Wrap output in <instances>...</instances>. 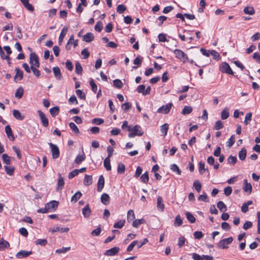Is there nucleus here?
Returning <instances> with one entry per match:
<instances>
[{
	"instance_id": "nucleus-49",
	"label": "nucleus",
	"mask_w": 260,
	"mask_h": 260,
	"mask_svg": "<svg viewBox=\"0 0 260 260\" xmlns=\"http://www.w3.org/2000/svg\"><path fill=\"white\" fill-rule=\"evenodd\" d=\"M2 159L3 162L7 165H10L11 163V161L10 159V156H9L7 154H3L2 155Z\"/></svg>"
},
{
	"instance_id": "nucleus-44",
	"label": "nucleus",
	"mask_w": 260,
	"mask_h": 260,
	"mask_svg": "<svg viewBox=\"0 0 260 260\" xmlns=\"http://www.w3.org/2000/svg\"><path fill=\"white\" fill-rule=\"evenodd\" d=\"M185 215H186L187 220L188 221H189V222L190 223H192L195 222L196 218L194 217V216L191 213H190V212H187L185 213Z\"/></svg>"
},
{
	"instance_id": "nucleus-50",
	"label": "nucleus",
	"mask_w": 260,
	"mask_h": 260,
	"mask_svg": "<svg viewBox=\"0 0 260 260\" xmlns=\"http://www.w3.org/2000/svg\"><path fill=\"white\" fill-rule=\"evenodd\" d=\"M210 56L212 57L213 59L216 60H218L219 59L220 55L219 53L215 50H211V52H210Z\"/></svg>"
},
{
	"instance_id": "nucleus-39",
	"label": "nucleus",
	"mask_w": 260,
	"mask_h": 260,
	"mask_svg": "<svg viewBox=\"0 0 260 260\" xmlns=\"http://www.w3.org/2000/svg\"><path fill=\"white\" fill-rule=\"evenodd\" d=\"M218 208L221 212H224L226 210V207L222 201H219L217 204Z\"/></svg>"
},
{
	"instance_id": "nucleus-41",
	"label": "nucleus",
	"mask_w": 260,
	"mask_h": 260,
	"mask_svg": "<svg viewBox=\"0 0 260 260\" xmlns=\"http://www.w3.org/2000/svg\"><path fill=\"white\" fill-rule=\"evenodd\" d=\"M192 108L191 107L185 106L183 108L181 113L183 115L189 114L192 112Z\"/></svg>"
},
{
	"instance_id": "nucleus-42",
	"label": "nucleus",
	"mask_w": 260,
	"mask_h": 260,
	"mask_svg": "<svg viewBox=\"0 0 260 260\" xmlns=\"http://www.w3.org/2000/svg\"><path fill=\"white\" fill-rule=\"evenodd\" d=\"M199 172L201 174H203V171L205 172V171H207L208 172V169H205V162H203V161H200L199 164Z\"/></svg>"
},
{
	"instance_id": "nucleus-8",
	"label": "nucleus",
	"mask_w": 260,
	"mask_h": 260,
	"mask_svg": "<svg viewBox=\"0 0 260 260\" xmlns=\"http://www.w3.org/2000/svg\"><path fill=\"white\" fill-rule=\"evenodd\" d=\"M29 63L30 65H39V57L35 52L30 53Z\"/></svg>"
},
{
	"instance_id": "nucleus-48",
	"label": "nucleus",
	"mask_w": 260,
	"mask_h": 260,
	"mask_svg": "<svg viewBox=\"0 0 260 260\" xmlns=\"http://www.w3.org/2000/svg\"><path fill=\"white\" fill-rule=\"evenodd\" d=\"M223 127V122L221 120H218L215 122L214 126V129L219 130Z\"/></svg>"
},
{
	"instance_id": "nucleus-3",
	"label": "nucleus",
	"mask_w": 260,
	"mask_h": 260,
	"mask_svg": "<svg viewBox=\"0 0 260 260\" xmlns=\"http://www.w3.org/2000/svg\"><path fill=\"white\" fill-rule=\"evenodd\" d=\"M233 240L232 237L223 239L218 243L217 247L219 248L226 249L228 248L227 245L230 244Z\"/></svg>"
},
{
	"instance_id": "nucleus-12",
	"label": "nucleus",
	"mask_w": 260,
	"mask_h": 260,
	"mask_svg": "<svg viewBox=\"0 0 260 260\" xmlns=\"http://www.w3.org/2000/svg\"><path fill=\"white\" fill-rule=\"evenodd\" d=\"M50 232L52 233L55 232H60V233H67L69 231V228H60L59 226L54 227L53 228H50L49 230Z\"/></svg>"
},
{
	"instance_id": "nucleus-19",
	"label": "nucleus",
	"mask_w": 260,
	"mask_h": 260,
	"mask_svg": "<svg viewBox=\"0 0 260 260\" xmlns=\"http://www.w3.org/2000/svg\"><path fill=\"white\" fill-rule=\"evenodd\" d=\"M243 190L244 191L250 193L252 191V186L250 183H248L247 179L244 180Z\"/></svg>"
},
{
	"instance_id": "nucleus-47",
	"label": "nucleus",
	"mask_w": 260,
	"mask_h": 260,
	"mask_svg": "<svg viewBox=\"0 0 260 260\" xmlns=\"http://www.w3.org/2000/svg\"><path fill=\"white\" fill-rule=\"evenodd\" d=\"M69 126L75 134H79L80 133L79 128L74 122H70Z\"/></svg>"
},
{
	"instance_id": "nucleus-6",
	"label": "nucleus",
	"mask_w": 260,
	"mask_h": 260,
	"mask_svg": "<svg viewBox=\"0 0 260 260\" xmlns=\"http://www.w3.org/2000/svg\"><path fill=\"white\" fill-rule=\"evenodd\" d=\"M59 203L58 201H51L47 203L46 206L49 212H53L56 210L58 206Z\"/></svg>"
},
{
	"instance_id": "nucleus-38",
	"label": "nucleus",
	"mask_w": 260,
	"mask_h": 260,
	"mask_svg": "<svg viewBox=\"0 0 260 260\" xmlns=\"http://www.w3.org/2000/svg\"><path fill=\"white\" fill-rule=\"evenodd\" d=\"M229 117V110L226 108L223 109L221 113V118L222 120H225Z\"/></svg>"
},
{
	"instance_id": "nucleus-9",
	"label": "nucleus",
	"mask_w": 260,
	"mask_h": 260,
	"mask_svg": "<svg viewBox=\"0 0 260 260\" xmlns=\"http://www.w3.org/2000/svg\"><path fill=\"white\" fill-rule=\"evenodd\" d=\"M120 250V248L118 247H114L110 249L107 250L104 255L106 256H114L117 254Z\"/></svg>"
},
{
	"instance_id": "nucleus-20",
	"label": "nucleus",
	"mask_w": 260,
	"mask_h": 260,
	"mask_svg": "<svg viewBox=\"0 0 260 260\" xmlns=\"http://www.w3.org/2000/svg\"><path fill=\"white\" fill-rule=\"evenodd\" d=\"M13 116L18 120H22L24 118V116L22 115L20 112L18 110L14 109L12 111Z\"/></svg>"
},
{
	"instance_id": "nucleus-4",
	"label": "nucleus",
	"mask_w": 260,
	"mask_h": 260,
	"mask_svg": "<svg viewBox=\"0 0 260 260\" xmlns=\"http://www.w3.org/2000/svg\"><path fill=\"white\" fill-rule=\"evenodd\" d=\"M172 107V103H169L167 104L163 105L161 107H159L157 110V113L164 114H168L170 112Z\"/></svg>"
},
{
	"instance_id": "nucleus-56",
	"label": "nucleus",
	"mask_w": 260,
	"mask_h": 260,
	"mask_svg": "<svg viewBox=\"0 0 260 260\" xmlns=\"http://www.w3.org/2000/svg\"><path fill=\"white\" fill-rule=\"evenodd\" d=\"M113 85L116 88H121L123 86V83L120 80L115 79L113 81Z\"/></svg>"
},
{
	"instance_id": "nucleus-7",
	"label": "nucleus",
	"mask_w": 260,
	"mask_h": 260,
	"mask_svg": "<svg viewBox=\"0 0 260 260\" xmlns=\"http://www.w3.org/2000/svg\"><path fill=\"white\" fill-rule=\"evenodd\" d=\"M38 113L41 119L42 125L44 127H47L49 125L48 118L46 117L45 114L41 110H38Z\"/></svg>"
},
{
	"instance_id": "nucleus-34",
	"label": "nucleus",
	"mask_w": 260,
	"mask_h": 260,
	"mask_svg": "<svg viewBox=\"0 0 260 260\" xmlns=\"http://www.w3.org/2000/svg\"><path fill=\"white\" fill-rule=\"evenodd\" d=\"M245 14L249 15H253L255 13L254 8L252 7H246L243 10Z\"/></svg>"
},
{
	"instance_id": "nucleus-53",
	"label": "nucleus",
	"mask_w": 260,
	"mask_h": 260,
	"mask_svg": "<svg viewBox=\"0 0 260 260\" xmlns=\"http://www.w3.org/2000/svg\"><path fill=\"white\" fill-rule=\"evenodd\" d=\"M235 141V135H233L226 142L227 146L229 148L231 147L234 145Z\"/></svg>"
},
{
	"instance_id": "nucleus-62",
	"label": "nucleus",
	"mask_w": 260,
	"mask_h": 260,
	"mask_svg": "<svg viewBox=\"0 0 260 260\" xmlns=\"http://www.w3.org/2000/svg\"><path fill=\"white\" fill-rule=\"evenodd\" d=\"M221 227L223 230L225 231H229L231 229V226L230 224L226 222H222L221 223Z\"/></svg>"
},
{
	"instance_id": "nucleus-52",
	"label": "nucleus",
	"mask_w": 260,
	"mask_h": 260,
	"mask_svg": "<svg viewBox=\"0 0 260 260\" xmlns=\"http://www.w3.org/2000/svg\"><path fill=\"white\" fill-rule=\"evenodd\" d=\"M9 243L7 241L3 240L0 242V250H4L6 248L9 247Z\"/></svg>"
},
{
	"instance_id": "nucleus-2",
	"label": "nucleus",
	"mask_w": 260,
	"mask_h": 260,
	"mask_svg": "<svg viewBox=\"0 0 260 260\" xmlns=\"http://www.w3.org/2000/svg\"><path fill=\"white\" fill-rule=\"evenodd\" d=\"M141 127L139 125H136L132 128V132L128 134V137L134 138L135 136H141L143 135Z\"/></svg>"
},
{
	"instance_id": "nucleus-45",
	"label": "nucleus",
	"mask_w": 260,
	"mask_h": 260,
	"mask_svg": "<svg viewBox=\"0 0 260 260\" xmlns=\"http://www.w3.org/2000/svg\"><path fill=\"white\" fill-rule=\"evenodd\" d=\"M182 219H181L180 215H178L176 216L174 222V225L176 226H180L182 224Z\"/></svg>"
},
{
	"instance_id": "nucleus-55",
	"label": "nucleus",
	"mask_w": 260,
	"mask_h": 260,
	"mask_svg": "<svg viewBox=\"0 0 260 260\" xmlns=\"http://www.w3.org/2000/svg\"><path fill=\"white\" fill-rule=\"evenodd\" d=\"M103 28V25L101 21H98L95 25L94 29L98 32H101Z\"/></svg>"
},
{
	"instance_id": "nucleus-28",
	"label": "nucleus",
	"mask_w": 260,
	"mask_h": 260,
	"mask_svg": "<svg viewBox=\"0 0 260 260\" xmlns=\"http://www.w3.org/2000/svg\"><path fill=\"white\" fill-rule=\"evenodd\" d=\"M92 183V178L91 176L85 175L83 181L84 185L88 186Z\"/></svg>"
},
{
	"instance_id": "nucleus-32",
	"label": "nucleus",
	"mask_w": 260,
	"mask_h": 260,
	"mask_svg": "<svg viewBox=\"0 0 260 260\" xmlns=\"http://www.w3.org/2000/svg\"><path fill=\"white\" fill-rule=\"evenodd\" d=\"M193 186L198 192H200L201 190L202 185L199 180H196L194 181Z\"/></svg>"
},
{
	"instance_id": "nucleus-29",
	"label": "nucleus",
	"mask_w": 260,
	"mask_h": 260,
	"mask_svg": "<svg viewBox=\"0 0 260 260\" xmlns=\"http://www.w3.org/2000/svg\"><path fill=\"white\" fill-rule=\"evenodd\" d=\"M135 219V215L133 210H129L127 214V220L128 222L133 221Z\"/></svg>"
},
{
	"instance_id": "nucleus-31",
	"label": "nucleus",
	"mask_w": 260,
	"mask_h": 260,
	"mask_svg": "<svg viewBox=\"0 0 260 260\" xmlns=\"http://www.w3.org/2000/svg\"><path fill=\"white\" fill-rule=\"evenodd\" d=\"M104 166L107 171H110L111 170L110 158H109V157H106L104 161Z\"/></svg>"
},
{
	"instance_id": "nucleus-22",
	"label": "nucleus",
	"mask_w": 260,
	"mask_h": 260,
	"mask_svg": "<svg viewBox=\"0 0 260 260\" xmlns=\"http://www.w3.org/2000/svg\"><path fill=\"white\" fill-rule=\"evenodd\" d=\"M93 39V34L91 32H88L83 36V40L86 42H91Z\"/></svg>"
},
{
	"instance_id": "nucleus-26",
	"label": "nucleus",
	"mask_w": 260,
	"mask_h": 260,
	"mask_svg": "<svg viewBox=\"0 0 260 260\" xmlns=\"http://www.w3.org/2000/svg\"><path fill=\"white\" fill-rule=\"evenodd\" d=\"M247 151L245 148H243L239 152L238 156L239 159L242 161H243L245 159L246 157Z\"/></svg>"
},
{
	"instance_id": "nucleus-33",
	"label": "nucleus",
	"mask_w": 260,
	"mask_h": 260,
	"mask_svg": "<svg viewBox=\"0 0 260 260\" xmlns=\"http://www.w3.org/2000/svg\"><path fill=\"white\" fill-rule=\"evenodd\" d=\"M170 169L174 172L176 173L178 175H180L181 174V171L179 168L176 164L171 165L170 166Z\"/></svg>"
},
{
	"instance_id": "nucleus-36",
	"label": "nucleus",
	"mask_w": 260,
	"mask_h": 260,
	"mask_svg": "<svg viewBox=\"0 0 260 260\" xmlns=\"http://www.w3.org/2000/svg\"><path fill=\"white\" fill-rule=\"evenodd\" d=\"M82 196V193L80 191L76 192L72 197L71 202H76Z\"/></svg>"
},
{
	"instance_id": "nucleus-5",
	"label": "nucleus",
	"mask_w": 260,
	"mask_h": 260,
	"mask_svg": "<svg viewBox=\"0 0 260 260\" xmlns=\"http://www.w3.org/2000/svg\"><path fill=\"white\" fill-rule=\"evenodd\" d=\"M49 145L51 148V151L52 153V158L56 159L59 157L60 155V151L58 146L52 143H49Z\"/></svg>"
},
{
	"instance_id": "nucleus-16",
	"label": "nucleus",
	"mask_w": 260,
	"mask_h": 260,
	"mask_svg": "<svg viewBox=\"0 0 260 260\" xmlns=\"http://www.w3.org/2000/svg\"><path fill=\"white\" fill-rule=\"evenodd\" d=\"M157 208L161 212L164 211L165 209V205L163 203V200L160 196H158L157 198Z\"/></svg>"
},
{
	"instance_id": "nucleus-35",
	"label": "nucleus",
	"mask_w": 260,
	"mask_h": 260,
	"mask_svg": "<svg viewBox=\"0 0 260 260\" xmlns=\"http://www.w3.org/2000/svg\"><path fill=\"white\" fill-rule=\"evenodd\" d=\"M0 56L2 59H6L7 60V63L8 64H10L11 63L10 57H9V56L8 55H5V53L3 49H1L0 50Z\"/></svg>"
},
{
	"instance_id": "nucleus-64",
	"label": "nucleus",
	"mask_w": 260,
	"mask_h": 260,
	"mask_svg": "<svg viewBox=\"0 0 260 260\" xmlns=\"http://www.w3.org/2000/svg\"><path fill=\"white\" fill-rule=\"evenodd\" d=\"M253 58L255 59L257 63L260 64V53L254 52L253 54Z\"/></svg>"
},
{
	"instance_id": "nucleus-27",
	"label": "nucleus",
	"mask_w": 260,
	"mask_h": 260,
	"mask_svg": "<svg viewBox=\"0 0 260 260\" xmlns=\"http://www.w3.org/2000/svg\"><path fill=\"white\" fill-rule=\"evenodd\" d=\"M49 111L52 116L55 117L59 114V108L58 106L54 107L50 109Z\"/></svg>"
},
{
	"instance_id": "nucleus-17",
	"label": "nucleus",
	"mask_w": 260,
	"mask_h": 260,
	"mask_svg": "<svg viewBox=\"0 0 260 260\" xmlns=\"http://www.w3.org/2000/svg\"><path fill=\"white\" fill-rule=\"evenodd\" d=\"M219 70L224 73L233 75L234 72L231 68V66H219Z\"/></svg>"
},
{
	"instance_id": "nucleus-61",
	"label": "nucleus",
	"mask_w": 260,
	"mask_h": 260,
	"mask_svg": "<svg viewBox=\"0 0 260 260\" xmlns=\"http://www.w3.org/2000/svg\"><path fill=\"white\" fill-rule=\"evenodd\" d=\"M137 243H138L137 240H135V241H133L127 247L126 251L127 252L131 251L133 250V249L134 248V247L137 245Z\"/></svg>"
},
{
	"instance_id": "nucleus-46",
	"label": "nucleus",
	"mask_w": 260,
	"mask_h": 260,
	"mask_svg": "<svg viewBox=\"0 0 260 260\" xmlns=\"http://www.w3.org/2000/svg\"><path fill=\"white\" fill-rule=\"evenodd\" d=\"M125 165L122 163H119L117 168V172L120 174H123L125 172Z\"/></svg>"
},
{
	"instance_id": "nucleus-14",
	"label": "nucleus",
	"mask_w": 260,
	"mask_h": 260,
	"mask_svg": "<svg viewBox=\"0 0 260 260\" xmlns=\"http://www.w3.org/2000/svg\"><path fill=\"white\" fill-rule=\"evenodd\" d=\"M64 184L63 178L61 176L60 173L58 174V179L57 181V186L56 190L57 191L62 190Z\"/></svg>"
},
{
	"instance_id": "nucleus-15",
	"label": "nucleus",
	"mask_w": 260,
	"mask_h": 260,
	"mask_svg": "<svg viewBox=\"0 0 260 260\" xmlns=\"http://www.w3.org/2000/svg\"><path fill=\"white\" fill-rule=\"evenodd\" d=\"M5 132L7 135V137L10 140L14 141L15 140V137L13 134L10 125H7V126H6Z\"/></svg>"
},
{
	"instance_id": "nucleus-30",
	"label": "nucleus",
	"mask_w": 260,
	"mask_h": 260,
	"mask_svg": "<svg viewBox=\"0 0 260 260\" xmlns=\"http://www.w3.org/2000/svg\"><path fill=\"white\" fill-rule=\"evenodd\" d=\"M169 129V124L165 123L160 126V132L162 136H166L167 135L168 131Z\"/></svg>"
},
{
	"instance_id": "nucleus-57",
	"label": "nucleus",
	"mask_w": 260,
	"mask_h": 260,
	"mask_svg": "<svg viewBox=\"0 0 260 260\" xmlns=\"http://www.w3.org/2000/svg\"><path fill=\"white\" fill-rule=\"evenodd\" d=\"M4 168L7 174H8L9 175H12L13 174L14 171V167L5 166Z\"/></svg>"
},
{
	"instance_id": "nucleus-13",
	"label": "nucleus",
	"mask_w": 260,
	"mask_h": 260,
	"mask_svg": "<svg viewBox=\"0 0 260 260\" xmlns=\"http://www.w3.org/2000/svg\"><path fill=\"white\" fill-rule=\"evenodd\" d=\"M105 184V180L104 177L101 175L100 176L98 184H97V190L99 192H101L104 188Z\"/></svg>"
},
{
	"instance_id": "nucleus-40",
	"label": "nucleus",
	"mask_w": 260,
	"mask_h": 260,
	"mask_svg": "<svg viewBox=\"0 0 260 260\" xmlns=\"http://www.w3.org/2000/svg\"><path fill=\"white\" fill-rule=\"evenodd\" d=\"M125 221L124 220H120L115 223L113 227L115 229H121L124 225Z\"/></svg>"
},
{
	"instance_id": "nucleus-23",
	"label": "nucleus",
	"mask_w": 260,
	"mask_h": 260,
	"mask_svg": "<svg viewBox=\"0 0 260 260\" xmlns=\"http://www.w3.org/2000/svg\"><path fill=\"white\" fill-rule=\"evenodd\" d=\"M110 197L106 193H103L101 197V202L105 205L109 204L110 202Z\"/></svg>"
},
{
	"instance_id": "nucleus-24",
	"label": "nucleus",
	"mask_w": 260,
	"mask_h": 260,
	"mask_svg": "<svg viewBox=\"0 0 260 260\" xmlns=\"http://www.w3.org/2000/svg\"><path fill=\"white\" fill-rule=\"evenodd\" d=\"M53 71L55 78L58 80H60L62 76L59 68L57 66L54 67L53 68Z\"/></svg>"
},
{
	"instance_id": "nucleus-59",
	"label": "nucleus",
	"mask_w": 260,
	"mask_h": 260,
	"mask_svg": "<svg viewBox=\"0 0 260 260\" xmlns=\"http://www.w3.org/2000/svg\"><path fill=\"white\" fill-rule=\"evenodd\" d=\"M199 201H202L204 202H208L209 200L208 199V197L207 194L205 192H204L203 194L200 195L198 198Z\"/></svg>"
},
{
	"instance_id": "nucleus-21",
	"label": "nucleus",
	"mask_w": 260,
	"mask_h": 260,
	"mask_svg": "<svg viewBox=\"0 0 260 260\" xmlns=\"http://www.w3.org/2000/svg\"><path fill=\"white\" fill-rule=\"evenodd\" d=\"M82 214L85 218L89 217L91 214V210L90 209L88 204L86 205L82 209Z\"/></svg>"
},
{
	"instance_id": "nucleus-11",
	"label": "nucleus",
	"mask_w": 260,
	"mask_h": 260,
	"mask_svg": "<svg viewBox=\"0 0 260 260\" xmlns=\"http://www.w3.org/2000/svg\"><path fill=\"white\" fill-rule=\"evenodd\" d=\"M16 74L14 77V80L15 82L21 80L23 77V73L19 68H17L15 69Z\"/></svg>"
},
{
	"instance_id": "nucleus-54",
	"label": "nucleus",
	"mask_w": 260,
	"mask_h": 260,
	"mask_svg": "<svg viewBox=\"0 0 260 260\" xmlns=\"http://www.w3.org/2000/svg\"><path fill=\"white\" fill-rule=\"evenodd\" d=\"M126 7L124 5L121 4L117 6L116 11L118 13L122 14L126 10Z\"/></svg>"
},
{
	"instance_id": "nucleus-25",
	"label": "nucleus",
	"mask_w": 260,
	"mask_h": 260,
	"mask_svg": "<svg viewBox=\"0 0 260 260\" xmlns=\"http://www.w3.org/2000/svg\"><path fill=\"white\" fill-rule=\"evenodd\" d=\"M85 159V155L83 151H82V154H79L78 155L75 159V162L77 164H80L81 163L82 161L84 160Z\"/></svg>"
},
{
	"instance_id": "nucleus-58",
	"label": "nucleus",
	"mask_w": 260,
	"mask_h": 260,
	"mask_svg": "<svg viewBox=\"0 0 260 260\" xmlns=\"http://www.w3.org/2000/svg\"><path fill=\"white\" fill-rule=\"evenodd\" d=\"M71 249L70 247H62L60 249H57L55 250V252L57 253H64L67 252L68 251H69Z\"/></svg>"
},
{
	"instance_id": "nucleus-37",
	"label": "nucleus",
	"mask_w": 260,
	"mask_h": 260,
	"mask_svg": "<svg viewBox=\"0 0 260 260\" xmlns=\"http://www.w3.org/2000/svg\"><path fill=\"white\" fill-rule=\"evenodd\" d=\"M23 92H24V90H23V88L22 87H19L17 89L16 91L15 92V97L18 99L21 98L23 94Z\"/></svg>"
},
{
	"instance_id": "nucleus-51",
	"label": "nucleus",
	"mask_w": 260,
	"mask_h": 260,
	"mask_svg": "<svg viewBox=\"0 0 260 260\" xmlns=\"http://www.w3.org/2000/svg\"><path fill=\"white\" fill-rule=\"evenodd\" d=\"M89 84L91 87L92 91L96 93L98 90V87L93 79H90Z\"/></svg>"
},
{
	"instance_id": "nucleus-43",
	"label": "nucleus",
	"mask_w": 260,
	"mask_h": 260,
	"mask_svg": "<svg viewBox=\"0 0 260 260\" xmlns=\"http://www.w3.org/2000/svg\"><path fill=\"white\" fill-rule=\"evenodd\" d=\"M140 179L142 182L144 183H147L149 181L148 173L146 172L143 174H142L140 177Z\"/></svg>"
},
{
	"instance_id": "nucleus-60",
	"label": "nucleus",
	"mask_w": 260,
	"mask_h": 260,
	"mask_svg": "<svg viewBox=\"0 0 260 260\" xmlns=\"http://www.w3.org/2000/svg\"><path fill=\"white\" fill-rule=\"evenodd\" d=\"M76 94L81 99L85 100L86 99L85 94L80 89H77L76 91Z\"/></svg>"
},
{
	"instance_id": "nucleus-10",
	"label": "nucleus",
	"mask_w": 260,
	"mask_h": 260,
	"mask_svg": "<svg viewBox=\"0 0 260 260\" xmlns=\"http://www.w3.org/2000/svg\"><path fill=\"white\" fill-rule=\"evenodd\" d=\"M32 253L31 251L21 250L16 254V257L17 258H22L26 257Z\"/></svg>"
},
{
	"instance_id": "nucleus-1",
	"label": "nucleus",
	"mask_w": 260,
	"mask_h": 260,
	"mask_svg": "<svg viewBox=\"0 0 260 260\" xmlns=\"http://www.w3.org/2000/svg\"><path fill=\"white\" fill-rule=\"evenodd\" d=\"M174 53L176 57L180 59L183 63H185L188 60L187 55L181 50L175 49L174 50Z\"/></svg>"
},
{
	"instance_id": "nucleus-18",
	"label": "nucleus",
	"mask_w": 260,
	"mask_h": 260,
	"mask_svg": "<svg viewBox=\"0 0 260 260\" xmlns=\"http://www.w3.org/2000/svg\"><path fill=\"white\" fill-rule=\"evenodd\" d=\"M68 31V27L67 26H64L63 28L62 29L61 32L60 34L59 39H58V43L59 45H61L63 40V38L65 37L67 32Z\"/></svg>"
},
{
	"instance_id": "nucleus-63",
	"label": "nucleus",
	"mask_w": 260,
	"mask_h": 260,
	"mask_svg": "<svg viewBox=\"0 0 260 260\" xmlns=\"http://www.w3.org/2000/svg\"><path fill=\"white\" fill-rule=\"evenodd\" d=\"M192 257L194 260H203L204 259V256L200 255L196 253H193L192 254Z\"/></svg>"
}]
</instances>
